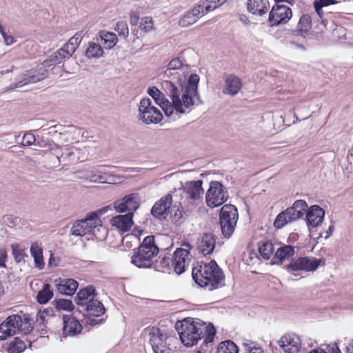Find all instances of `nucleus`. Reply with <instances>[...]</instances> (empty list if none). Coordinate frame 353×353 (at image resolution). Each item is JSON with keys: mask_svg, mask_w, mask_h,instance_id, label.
<instances>
[{"mask_svg": "<svg viewBox=\"0 0 353 353\" xmlns=\"http://www.w3.org/2000/svg\"><path fill=\"white\" fill-rule=\"evenodd\" d=\"M102 225L99 214L97 212H90L85 219L75 221L71 228L70 234L77 236H83L90 234L94 230Z\"/></svg>", "mask_w": 353, "mask_h": 353, "instance_id": "7", "label": "nucleus"}, {"mask_svg": "<svg viewBox=\"0 0 353 353\" xmlns=\"http://www.w3.org/2000/svg\"><path fill=\"white\" fill-rule=\"evenodd\" d=\"M57 310L72 311L74 308L72 301L65 299H55L53 301Z\"/></svg>", "mask_w": 353, "mask_h": 353, "instance_id": "44", "label": "nucleus"}, {"mask_svg": "<svg viewBox=\"0 0 353 353\" xmlns=\"http://www.w3.org/2000/svg\"><path fill=\"white\" fill-rule=\"evenodd\" d=\"M58 128L59 130L61 131V132H63V130L65 128L64 126L63 125H53V126H50L48 130V134H49L50 136H54L55 134L57 132V130H55V128Z\"/></svg>", "mask_w": 353, "mask_h": 353, "instance_id": "55", "label": "nucleus"}, {"mask_svg": "<svg viewBox=\"0 0 353 353\" xmlns=\"http://www.w3.org/2000/svg\"><path fill=\"white\" fill-rule=\"evenodd\" d=\"M7 257V252L6 250L0 249V268L6 267V259Z\"/></svg>", "mask_w": 353, "mask_h": 353, "instance_id": "56", "label": "nucleus"}, {"mask_svg": "<svg viewBox=\"0 0 353 353\" xmlns=\"http://www.w3.org/2000/svg\"><path fill=\"white\" fill-rule=\"evenodd\" d=\"M138 119L146 125L156 124L162 120L163 115L160 110L152 105L151 99L144 98L139 103Z\"/></svg>", "mask_w": 353, "mask_h": 353, "instance_id": "8", "label": "nucleus"}, {"mask_svg": "<svg viewBox=\"0 0 353 353\" xmlns=\"http://www.w3.org/2000/svg\"><path fill=\"white\" fill-rule=\"evenodd\" d=\"M53 296V292L49 284H45L43 289L39 292L37 299L40 304H46Z\"/></svg>", "mask_w": 353, "mask_h": 353, "instance_id": "40", "label": "nucleus"}, {"mask_svg": "<svg viewBox=\"0 0 353 353\" xmlns=\"http://www.w3.org/2000/svg\"><path fill=\"white\" fill-rule=\"evenodd\" d=\"M45 313V315L47 316H51L53 315V310L52 308H47L41 311Z\"/></svg>", "mask_w": 353, "mask_h": 353, "instance_id": "63", "label": "nucleus"}, {"mask_svg": "<svg viewBox=\"0 0 353 353\" xmlns=\"http://www.w3.org/2000/svg\"><path fill=\"white\" fill-rule=\"evenodd\" d=\"M244 347L245 348V350L250 353V350L251 349H254L256 345H254V343L252 342H245L243 343Z\"/></svg>", "mask_w": 353, "mask_h": 353, "instance_id": "60", "label": "nucleus"}, {"mask_svg": "<svg viewBox=\"0 0 353 353\" xmlns=\"http://www.w3.org/2000/svg\"><path fill=\"white\" fill-rule=\"evenodd\" d=\"M270 8L268 0H248V10L253 14L262 16L266 14Z\"/></svg>", "mask_w": 353, "mask_h": 353, "instance_id": "27", "label": "nucleus"}, {"mask_svg": "<svg viewBox=\"0 0 353 353\" xmlns=\"http://www.w3.org/2000/svg\"><path fill=\"white\" fill-rule=\"evenodd\" d=\"M290 44L292 45L293 46L296 47V48L301 49L302 50H306V48L303 44L297 43L294 41L290 42Z\"/></svg>", "mask_w": 353, "mask_h": 353, "instance_id": "61", "label": "nucleus"}, {"mask_svg": "<svg viewBox=\"0 0 353 353\" xmlns=\"http://www.w3.org/2000/svg\"><path fill=\"white\" fill-rule=\"evenodd\" d=\"M242 82L240 78L234 74L228 75L225 79L223 93L230 96L236 95L241 89Z\"/></svg>", "mask_w": 353, "mask_h": 353, "instance_id": "25", "label": "nucleus"}, {"mask_svg": "<svg viewBox=\"0 0 353 353\" xmlns=\"http://www.w3.org/2000/svg\"><path fill=\"white\" fill-rule=\"evenodd\" d=\"M36 142V138L31 132L25 133L21 141L23 146H30Z\"/></svg>", "mask_w": 353, "mask_h": 353, "instance_id": "51", "label": "nucleus"}, {"mask_svg": "<svg viewBox=\"0 0 353 353\" xmlns=\"http://www.w3.org/2000/svg\"><path fill=\"white\" fill-rule=\"evenodd\" d=\"M133 214H119L113 216L110 223L111 225L121 232L129 231L134 224Z\"/></svg>", "mask_w": 353, "mask_h": 353, "instance_id": "18", "label": "nucleus"}, {"mask_svg": "<svg viewBox=\"0 0 353 353\" xmlns=\"http://www.w3.org/2000/svg\"><path fill=\"white\" fill-rule=\"evenodd\" d=\"M73 54L63 46L61 48L57 50L48 59L44 60L42 63L43 68H39L37 74H26L21 80L14 83V85H11L12 88H21L28 83H37L45 79L48 74V70L46 68L56 65L59 64L63 61L70 59Z\"/></svg>", "mask_w": 353, "mask_h": 353, "instance_id": "3", "label": "nucleus"}, {"mask_svg": "<svg viewBox=\"0 0 353 353\" xmlns=\"http://www.w3.org/2000/svg\"><path fill=\"white\" fill-rule=\"evenodd\" d=\"M35 145H38L40 148H43L46 150H58L59 148V145L56 144L55 143L51 141V142H47L45 140H41L39 141H37L34 143Z\"/></svg>", "mask_w": 353, "mask_h": 353, "instance_id": "49", "label": "nucleus"}, {"mask_svg": "<svg viewBox=\"0 0 353 353\" xmlns=\"http://www.w3.org/2000/svg\"><path fill=\"white\" fill-rule=\"evenodd\" d=\"M207 14L204 5L198 4L191 10L187 12L179 21L181 27L185 28L195 23L202 16Z\"/></svg>", "mask_w": 353, "mask_h": 353, "instance_id": "16", "label": "nucleus"}, {"mask_svg": "<svg viewBox=\"0 0 353 353\" xmlns=\"http://www.w3.org/2000/svg\"><path fill=\"white\" fill-rule=\"evenodd\" d=\"M321 261V259L314 257H299L292 260L286 266V269L290 272L298 271L313 272L319 268Z\"/></svg>", "mask_w": 353, "mask_h": 353, "instance_id": "14", "label": "nucleus"}, {"mask_svg": "<svg viewBox=\"0 0 353 353\" xmlns=\"http://www.w3.org/2000/svg\"><path fill=\"white\" fill-rule=\"evenodd\" d=\"M139 20V15L135 12H131L130 14V23L134 26L137 25Z\"/></svg>", "mask_w": 353, "mask_h": 353, "instance_id": "57", "label": "nucleus"}, {"mask_svg": "<svg viewBox=\"0 0 353 353\" xmlns=\"http://www.w3.org/2000/svg\"><path fill=\"white\" fill-rule=\"evenodd\" d=\"M141 205V197L138 193L128 194L116 200L113 203L114 210L117 213H132Z\"/></svg>", "mask_w": 353, "mask_h": 353, "instance_id": "12", "label": "nucleus"}, {"mask_svg": "<svg viewBox=\"0 0 353 353\" xmlns=\"http://www.w3.org/2000/svg\"><path fill=\"white\" fill-rule=\"evenodd\" d=\"M250 353H263V351L261 347L255 346L254 349L250 350Z\"/></svg>", "mask_w": 353, "mask_h": 353, "instance_id": "62", "label": "nucleus"}, {"mask_svg": "<svg viewBox=\"0 0 353 353\" xmlns=\"http://www.w3.org/2000/svg\"><path fill=\"white\" fill-rule=\"evenodd\" d=\"M114 30L118 32L119 36L123 37L124 38H127L129 34L128 26L125 21H118Z\"/></svg>", "mask_w": 353, "mask_h": 353, "instance_id": "47", "label": "nucleus"}, {"mask_svg": "<svg viewBox=\"0 0 353 353\" xmlns=\"http://www.w3.org/2000/svg\"><path fill=\"white\" fill-rule=\"evenodd\" d=\"M188 64L181 57L172 59L168 64L167 68L164 72L163 77L170 78L176 74H179L180 72H185V70L188 68Z\"/></svg>", "mask_w": 353, "mask_h": 353, "instance_id": "20", "label": "nucleus"}, {"mask_svg": "<svg viewBox=\"0 0 353 353\" xmlns=\"http://www.w3.org/2000/svg\"><path fill=\"white\" fill-rule=\"evenodd\" d=\"M103 54V50L99 43L89 42L85 55L89 59H99Z\"/></svg>", "mask_w": 353, "mask_h": 353, "instance_id": "38", "label": "nucleus"}, {"mask_svg": "<svg viewBox=\"0 0 353 353\" xmlns=\"http://www.w3.org/2000/svg\"><path fill=\"white\" fill-rule=\"evenodd\" d=\"M30 254L34 259V263L36 268L39 270L43 268L45 263L43 257V249L38 242L34 241L31 243Z\"/></svg>", "mask_w": 353, "mask_h": 353, "instance_id": "33", "label": "nucleus"}, {"mask_svg": "<svg viewBox=\"0 0 353 353\" xmlns=\"http://www.w3.org/2000/svg\"><path fill=\"white\" fill-rule=\"evenodd\" d=\"M312 28V18L308 14H303L296 26V30H293L294 35L305 37Z\"/></svg>", "mask_w": 353, "mask_h": 353, "instance_id": "31", "label": "nucleus"}, {"mask_svg": "<svg viewBox=\"0 0 353 353\" xmlns=\"http://www.w3.org/2000/svg\"><path fill=\"white\" fill-rule=\"evenodd\" d=\"M329 353H341L337 343H331L327 347Z\"/></svg>", "mask_w": 353, "mask_h": 353, "instance_id": "54", "label": "nucleus"}, {"mask_svg": "<svg viewBox=\"0 0 353 353\" xmlns=\"http://www.w3.org/2000/svg\"><path fill=\"white\" fill-rule=\"evenodd\" d=\"M85 132H82L81 130L73 126H68V130L63 132H60V135L66 136V141H79V139L83 138Z\"/></svg>", "mask_w": 353, "mask_h": 353, "instance_id": "36", "label": "nucleus"}, {"mask_svg": "<svg viewBox=\"0 0 353 353\" xmlns=\"http://www.w3.org/2000/svg\"><path fill=\"white\" fill-rule=\"evenodd\" d=\"M82 330L81 323L72 316H63V334L65 336H73Z\"/></svg>", "mask_w": 353, "mask_h": 353, "instance_id": "21", "label": "nucleus"}, {"mask_svg": "<svg viewBox=\"0 0 353 353\" xmlns=\"http://www.w3.org/2000/svg\"><path fill=\"white\" fill-rule=\"evenodd\" d=\"M217 353H239V349L234 342L225 341L219 343Z\"/></svg>", "mask_w": 353, "mask_h": 353, "instance_id": "41", "label": "nucleus"}, {"mask_svg": "<svg viewBox=\"0 0 353 353\" xmlns=\"http://www.w3.org/2000/svg\"><path fill=\"white\" fill-rule=\"evenodd\" d=\"M244 261L248 265H254L258 263L259 259L255 251H249L247 255H245Z\"/></svg>", "mask_w": 353, "mask_h": 353, "instance_id": "50", "label": "nucleus"}, {"mask_svg": "<svg viewBox=\"0 0 353 353\" xmlns=\"http://www.w3.org/2000/svg\"><path fill=\"white\" fill-rule=\"evenodd\" d=\"M295 254L294 248L292 245H284L279 247L272 258V263L278 264L293 256Z\"/></svg>", "mask_w": 353, "mask_h": 353, "instance_id": "29", "label": "nucleus"}, {"mask_svg": "<svg viewBox=\"0 0 353 353\" xmlns=\"http://www.w3.org/2000/svg\"><path fill=\"white\" fill-rule=\"evenodd\" d=\"M228 199V192L219 181H212L205 195L207 205L210 208L221 205Z\"/></svg>", "mask_w": 353, "mask_h": 353, "instance_id": "9", "label": "nucleus"}, {"mask_svg": "<svg viewBox=\"0 0 353 353\" xmlns=\"http://www.w3.org/2000/svg\"><path fill=\"white\" fill-rule=\"evenodd\" d=\"M216 245L214 236L211 234H203L197 241V249L203 255L212 253Z\"/></svg>", "mask_w": 353, "mask_h": 353, "instance_id": "22", "label": "nucleus"}, {"mask_svg": "<svg viewBox=\"0 0 353 353\" xmlns=\"http://www.w3.org/2000/svg\"><path fill=\"white\" fill-rule=\"evenodd\" d=\"M201 180L192 181L186 183L184 190L188 197L192 199H198L203 194Z\"/></svg>", "mask_w": 353, "mask_h": 353, "instance_id": "30", "label": "nucleus"}, {"mask_svg": "<svg viewBox=\"0 0 353 353\" xmlns=\"http://www.w3.org/2000/svg\"><path fill=\"white\" fill-rule=\"evenodd\" d=\"M237 222H232V221L220 220V225L223 234L229 238L233 234Z\"/></svg>", "mask_w": 353, "mask_h": 353, "instance_id": "43", "label": "nucleus"}, {"mask_svg": "<svg viewBox=\"0 0 353 353\" xmlns=\"http://www.w3.org/2000/svg\"><path fill=\"white\" fill-rule=\"evenodd\" d=\"M46 315L44 312L39 311L37 314V322L39 323H43L46 321Z\"/></svg>", "mask_w": 353, "mask_h": 353, "instance_id": "58", "label": "nucleus"}, {"mask_svg": "<svg viewBox=\"0 0 353 353\" xmlns=\"http://www.w3.org/2000/svg\"><path fill=\"white\" fill-rule=\"evenodd\" d=\"M83 34V32H77L73 37L77 39L79 41H81Z\"/></svg>", "mask_w": 353, "mask_h": 353, "instance_id": "64", "label": "nucleus"}, {"mask_svg": "<svg viewBox=\"0 0 353 353\" xmlns=\"http://www.w3.org/2000/svg\"><path fill=\"white\" fill-rule=\"evenodd\" d=\"M99 36L101 42L106 49L112 48L118 41L117 35L113 32L101 31L99 33Z\"/></svg>", "mask_w": 353, "mask_h": 353, "instance_id": "39", "label": "nucleus"}, {"mask_svg": "<svg viewBox=\"0 0 353 353\" xmlns=\"http://www.w3.org/2000/svg\"><path fill=\"white\" fill-rule=\"evenodd\" d=\"M153 28V21L151 17H145L141 19V21L140 22V28L142 30L145 31V32H148L152 30Z\"/></svg>", "mask_w": 353, "mask_h": 353, "instance_id": "48", "label": "nucleus"}, {"mask_svg": "<svg viewBox=\"0 0 353 353\" xmlns=\"http://www.w3.org/2000/svg\"><path fill=\"white\" fill-rule=\"evenodd\" d=\"M239 218L237 209L236 207L231 204H226L223 205L220 212V220L232 221V222H237Z\"/></svg>", "mask_w": 353, "mask_h": 353, "instance_id": "35", "label": "nucleus"}, {"mask_svg": "<svg viewBox=\"0 0 353 353\" xmlns=\"http://www.w3.org/2000/svg\"><path fill=\"white\" fill-rule=\"evenodd\" d=\"M81 41L74 37H71L68 43L64 46L68 48L72 54L74 53L77 48L79 47Z\"/></svg>", "mask_w": 353, "mask_h": 353, "instance_id": "52", "label": "nucleus"}, {"mask_svg": "<svg viewBox=\"0 0 353 353\" xmlns=\"http://www.w3.org/2000/svg\"><path fill=\"white\" fill-rule=\"evenodd\" d=\"M3 37L4 39V41H5L6 45H11V44H12L14 42V39L11 35L6 34Z\"/></svg>", "mask_w": 353, "mask_h": 353, "instance_id": "59", "label": "nucleus"}, {"mask_svg": "<svg viewBox=\"0 0 353 353\" xmlns=\"http://www.w3.org/2000/svg\"><path fill=\"white\" fill-rule=\"evenodd\" d=\"M307 203L303 200L296 201L292 206L286 209L288 215L294 221L302 217L307 210Z\"/></svg>", "mask_w": 353, "mask_h": 353, "instance_id": "28", "label": "nucleus"}, {"mask_svg": "<svg viewBox=\"0 0 353 353\" xmlns=\"http://www.w3.org/2000/svg\"><path fill=\"white\" fill-rule=\"evenodd\" d=\"M228 0H202L199 4L204 5V10L208 13L223 5Z\"/></svg>", "mask_w": 353, "mask_h": 353, "instance_id": "46", "label": "nucleus"}, {"mask_svg": "<svg viewBox=\"0 0 353 353\" xmlns=\"http://www.w3.org/2000/svg\"><path fill=\"white\" fill-rule=\"evenodd\" d=\"M274 5L269 14V22L272 26H278L281 23H286L292 17V10L284 5L279 4L280 2L287 1L290 4L293 0H274Z\"/></svg>", "mask_w": 353, "mask_h": 353, "instance_id": "11", "label": "nucleus"}, {"mask_svg": "<svg viewBox=\"0 0 353 353\" xmlns=\"http://www.w3.org/2000/svg\"><path fill=\"white\" fill-rule=\"evenodd\" d=\"M81 310L84 311V314L88 316H100L105 313V307L99 300L91 301L90 304L81 307Z\"/></svg>", "mask_w": 353, "mask_h": 353, "instance_id": "32", "label": "nucleus"}, {"mask_svg": "<svg viewBox=\"0 0 353 353\" xmlns=\"http://www.w3.org/2000/svg\"><path fill=\"white\" fill-rule=\"evenodd\" d=\"M95 289L92 286H88L80 290L76 296V303L81 308L90 304L91 301L97 300L96 299Z\"/></svg>", "mask_w": 353, "mask_h": 353, "instance_id": "23", "label": "nucleus"}, {"mask_svg": "<svg viewBox=\"0 0 353 353\" xmlns=\"http://www.w3.org/2000/svg\"><path fill=\"white\" fill-rule=\"evenodd\" d=\"M325 212L319 205H312L307 210L306 220L309 227L316 228L320 225L324 219Z\"/></svg>", "mask_w": 353, "mask_h": 353, "instance_id": "19", "label": "nucleus"}, {"mask_svg": "<svg viewBox=\"0 0 353 353\" xmlns=\"http://www.w3.org/2000/svg\"><path fill=\"white\" fill-rule=\"evenodd\" d=\"M145 334L149 336V341L155 353L165 352L169 345L168 333L157 327H148Z\"/></svg>", "mask_w": 353, "mask_h": 353, "instance_id": "10", "label": "nucleus"}, {"mask_svg": "<svg viewBox=\"0 0 353 353\" xmlns=\"http://www.w3.org/2000/svg\"><path fill=\"white\" fill-rule=\"evenodd\" d=\"M12 254L17 263H19L24 260L27 256L26 250L28 249V243L26 242L14 243L10 245Z\"/></svg>", "mask_w": 353, "mask_h": 353, "instance_id": "34", "label": "nucleus"}, {"mask_svg": "<svg viewBox=\"0 0 353 353\" xmlns=\"http://www.w3.org/2000/svg\"><path fill=\"white\" fill-rule=\"evenodd\" d=\"M172 201V198L170 194L162 197L154 205L151 210V213L154 216L159 219H165L170 212Z\"/></svg>", "mask_w": 353, "mask_h": 353, "instance_id": "17", "label": "nucleus"}, {"mask_svg": "<svg viewBox=\"0 0 353 353\" xmlns=\"http://www.w3.org/2000/svg\"><path fill=\"white\" fill-rule=\"evenodd\" d=\"M259 251L263 259L268 260L273 256L274 248L272 242L269 240H263L259 243Z\"/></svg>", "mask_w": 353, "mask_h": 353, "instance_id": "37", "label": "nucleus"}, {"mask_svg": "<svg viewBox=\"0 0 353 353\" xmlns=\"http://www.w3.org/2000/svg\"><path fill=\"white\" fill-rule=\"evenodd\" d=\"M199 76L192 74L187 82L181 79L163 80L161 82L162 91L155 86L148 89V94L155 101L166 117L176 114L188 113L194 107L196 101L202 104L198 92Z\"/></svg>", "mask_w": 353, "mask_h": 353, "instance_id": "1", "label": "nucleus"}, {"mask_svg": "<svg viewBox=\"0 0 353 353\" xmlns=\"http://www.w3.org/2000/svg\"><path fill=\"white\" fill-rule=\"evenodd\" d=\"M294 221L293 219L288 215L287 210H284L279 213L274 222V226L276 229H281L286 225L288 223Z\"/></svg>", "mask_w": 353, "mask_h": 353, "instance_id": "42", "label": "nucleus"}, {"mask_svg": "<svg viewBox=\"0 0 353 353\" xmlns=\"http://www.w3.org/2000/svg\"><path fill=\"white\" fill-rule=\"evenodd\" d=\"M159 253V248L154 242V236H146L138 250L132 256L131 261L139 268H150L153 259Z\"/></svg>", "mask_w": 353, "mask_h": 353, "instance_id": "5", "label": "nucleus"}, {"mask_svg": "<svg viewBox=\"0 0 353 353\" xmlns=\"http://www.w3.org/2000/svg\"><path fill=\"white\" fill-rule=\"evenodd\" d=\"M279 344L285 353H299L301 349V339L295 334H285Z\"/></svg>", "mask_w": 353, "mask_h": 353, "instance_id": "15", "label": "nucleus"}, {"mask_svg": "<svg viewBox=\"0 0 353 353\" xmlns=\"http://www.w3.org/2000/svg\"><path fill=\"white\" fill-rule=\"evenodd\" d=\"M180 339L186 347H192L196 344L206 328L205 323L199 319L186 318L180 322Z\"/></svg>", "mask_w": 353, "mask_h": 353, "instance_id": "4", "label": "nucleus"}, {"mask_svg": "<svg viewBox=\"0 0 353 353\" xmlns=\"http://www.w3.org/2000/svg\"><path fill=\"white\" fill-rule=\"evenodd\" d=\"M337 3L336 0H315L314 2L315 11L321 19V23L325 28L328 23V16L331 12H325L323 10V8L336 4Z\"/></svg>", "mask_w": 353, "mask_h": 353, "instance_id": "24", "label": "nucleus"}, {"mask_svg": "<svg viewBox=\"0 0 353 353\" xmlns=\"http://www.w3.org/2000/svg\"><path fill=\"white\" fill-rule=\"evenodd\" d=\"M26 347V344L22 340L15 338L8 345V351L9 353H21Z\"/></svg>", "mask_w": 353, "mask_h": 353, "instance_id": "45", "label": "nucleus"}, {"mask_svg": "<svg viewBox=\"0 0 353 353\" xmlns=\"http://www.w3.org/2000/svg\"><path fill=\"white\" fill-rule=\"evenodd\" d=\"M192 277L201 287H208L210 290L217 288L223 281V271L214 261L201 263L192 269Z\"/></svg>", "mask_w": 353, "mask_h": 353, "instance_id": "2", "label": "nucleus"}, {"mask_svg": "<svg viewBox=\"0 0 353 353\" xmlns=\"http://www.w3.org/2000/svg\"><path fill=\"white\" fill-rule=\"evenodd\" d=\"M54 283L57 291L64 295H72L78 288L77 281L72 279L56 280Z\"/></svg>", "mask_w": 353, "mask_h": 353, "instance_id": "26", "label": "nucleus"}, {"mask_svg": "<svg viewBox=\"0 0 353 353\" xmlns=\"http://www.w3.org/2000/svg\"><path fill=\"white\" fill-rule=\"evenodd\" d=\"M183 246L184 248L176 250L172 260V265L177 274L183 273L189 266L191 261L189 251L191 248L190 243H185L183 244Z\"/></svg>", "mask_w": 353, "mask_h": 353, "instance_id": "13", "label": "nucleus"}, {"mask_svg": "<svg viewBox=\"0 0 353 353\" xmlns=\"http://www.w3.org/2000/svg\"><path fill=\"white\" fill-rule=\"evenodd\" d=\"M89 181L92 183H105V180L103 176L101 174H92L88 178Z\"/></svg>", "mask_w": 353, "mask_h": 353, "instance_id": "53", "label": "nucleus"}, {"mask_svg": "<svg viewBox=\"0 0 353 353\" xmlns=\"http://www.w3.org/2000/svg\"><path fill=\"white\" fill-rule=\"evenodd\" d=\"M32 330L30 319L25 315H12L0 325V340L14 336L19 331L28 333Z\"/></svg>", "mask_w": 353, "mask_h": 353, "instance_id": "6", "label": "nucleus"}]
</instances>
